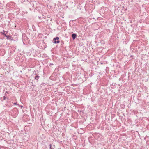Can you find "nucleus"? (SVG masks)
Here are the masks:
<instances>
[{
	"mask_svg": "<svg viewBox=\"0 0 149 149\" xmlns=\"http://www.w3.org/2000/svg\"><path fill=\"white\" fill-rule=\"evenodd\" d=\"M14 104H15V105H16V104H17V103H14Z\"/></svg>",
	"mask_w": 149,
	"mask_h": 149,
	"instance_id": "nucleus-11",
	"label": "nucleus"
},
{
	"mask_svg": "<svg viewBox=\"0 0 149 149\" xmlns=\"http://www.w3.org/2000/svg\"><path fill=\"white\" fill-rule=\"evenodd\" d=\"M71 36L73 40H74L77 36V34H76L74 33L72 34Z\"/></svg>",
	"mask_w": 149,
	"mask_h": 149,
	"instance_id": "nucleus-1",
	"label": "nucleus"
},
{
	"mask_svg": "<svg viewBox=\"0 0 149 149\" xmlns=\"http://www.w3.org/2000/svg\"><path fill=\"white\" fill-rule=\"evenodd\" d=\"M53 65V64H52V63H50V65Z\"/></svg>",
	"mask_w": 149,
	"mask_h": 149,
	"instance_id": "nucleus-12",
	"label": "nucleus"
},
{
	"mask_svg": "<svg viewBox=\"0 0 149 149\" xmlns=\"http://www.w3.org/2000/svg\"><path fill=\"white\" fill-rule=\"evenodd\" d=\"M59 39V37L57 36V37H56L55 38H53V41H56V40H58Z\"/></svg>",
	"mask_w": 149,
	"mask_h": 149,
	"instance_id": "nucleus-2",
	"label": "nucleus"
},
{
	"mask_svg": "<svg viewBox=\"0 0 149 149\" xmlns=\"http://www.w3.org/2000/svg\"><path fill=\"white\" fill-rule=\"evenodd\" d=\"M49 146H50L49 149H52V144H50L49 145Z\"/></svg>",
	"mask_w": 149,
	"mask_h": 149,
	"instance_id": "nucleus-8",
	"label": "nucleus"
},
{
	"mask_svg": "<svg viewBox=\"0 0 149 149\" xmlns=\"http://www.w3.org/2000/svg\"><path fill=\"white\" fill-rule=\"evenodd\" d=\"M121 107L123 108V109H124V107H125V106L123 104H121Z\"/></svg>",
	"mask_w": 149,
	"mask_h": 149,
	"instance_id": "nucleus-6",
	"label": "nucleus"
},
{
	"mask_svg": "<svg viewBox=\"0 0 149 149\" xmlns=\"http://www.w3.org/2000/svg\"><path fill=\"white\" fill-rule=\"evenodd\" d=\"M53 149H54V148H53Z\"/></svg>",
	"mask_w": 149,
	"mask_h": 149,
	"instance_id": "nucleus-15",
	"label": "nucleus"
},
{
	"mask_svg": "<svg viewBox=\"0 0 149 149\" xmlns=\"http://www.w3.org/2000/svg\"><path fill=\"white\" fill-rule=\"evenodd\" d=\"M108 67H107L106 68V70H107V69H108Z\"/></svg>",
	"mask_w": 149,
	"mask_h": 149,
	"instance_id": "nucleus-10",
	"label": "nucleus"
},
{
	"mask_svg": "<svg viewBox=\"0 0 149 149\" xmlns=\"http://www.w3.org/2000/svg\"><path fill=\"white\" fill-rule=\"evenodd\" d=\"M21 107H23L22 106H21Z\"/></svg>",
	"mask_w": 149,
	"mask_h": 149,
	"instance_id": "nucleus-14",
	"label": "nucleus"
},
{
	"mask_svg": "<svg viewBox=\"0 0 149 149\" xmlns=\"http://www.w3.org/2000/svg\"><path fill=\"white\" fill-rule=\"evenodd\" d=\"M2 34L5 37L6 36V35L5 33H3Z\"/></svg>",
	"mask_w": 149,
	"mask_h": 149,
	"instance_id": "nucleus-7",
	"label": "nucleus"
},
{
	"mask_svg": "<svg viewBox=\"0 0 149 149\" xmlns=\"http://www.w3.org/2000/svg\"><path fill=\"white\" fill-rule=\"evenodd\" d=\"M6 93H8V92H7V91H6Z\"/></svg>",
	"mask_w": 149,
	"mask_h": 149,
	"instance_id": "nucleus-13",
	"label": "nucleus"
},
{
	"mask_svg": "<svg viewBox=\"0 0 149 149\" xmlns=\"http://www.w3.org/2000/svg\"><path fill=\"white\" fill-rule=\"evenodd\" d=\"M5 37L7 38V39L8 40L10 39L11 38V36H10L9 35H6V36Z\"/></svg>",
	"mask_w": 149,
	"mask_h": 149,
	"instance_id": "nucleus-4",
	"label": "nucleus"
},
{
	"mask_svg": "<svg viewBox=\"0 0 149 149\" xmlns=\"http://www.w3.org/2000/svg\"><path fill=\"white\" fill-rule=\"evenodd\" d=\"M6 98L5 96L3 97V99L4 100H6Z\"/></svg>",
	"mask_w": 149,
	"mask_h": 149,
	"instance_id": "nucleus-9",
	"label": "nucleus"
},
{
	"mask_svg": "<svg viewBox=\"0 0 149 149\" xmlns=\"http://www.w3.org/2000/svg\"><path fill=\"white\" fill-rule=\"evenodd\" d=\"M40 77L38 75H36L35 77V79L36 80H38Z\"/></svg>",
	"mask_w": 149,
	"mask_h": 149,
	"instance_id": "nucleus-3",
	"label": "nucleus"
},
{
	"mask_svg": "<svg viewBox=\"0 0 149 149\" xmlns=\"http://www.w3.org/2000/svg\"><path fill=\"white\" fill-rule=\"evenodd\" d=\"M53 42L55 43V44H56V43H59L60 42V41L59 40H57V41H54V42Z\"/></svg>",
	"mask_w": 149,
	"mask_h": 149,
	"instance_id": "nucleus-5",
	"label": "nucleus"
}]
</instances>
